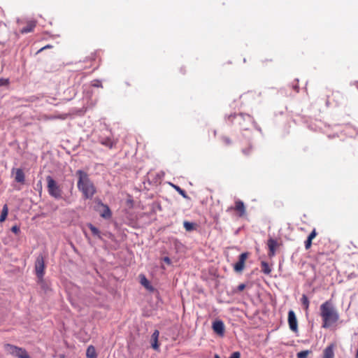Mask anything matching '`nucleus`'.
I'll return each mask as SVG.
<instances>
[{
  "label": "nucleus",
  "mask_w": 358,
  "mask_h": 358,
  "mask_svg": "<svg viewBox=\"0 0 358 358\" xmlns=\"http://www.w3.org/2000/svg\"><path fill=\"white\" fill-rule=\"evenodd\" d=\"M213 330L215 333L220 336H223L224 334L225 327L224 322L222 320H216L213 323Z\"/></svg>",
  "instance_id": "obj_12"
},
{
  "label": "nucleus",
  "mask_w": 358,
  "mask_h": 358,
  "mask_svg": "<svg viewBox=\"0 0 358 358\" xmlns=\"http://www.w3.org/2000/svg\"><path fill=\"white\" fill-rule=\"evenodd\" d=\"M311 353L310 350H303L297 353V358H307L308 356Z\"/></svg>",
  "instance_id": "obj_25"
},
{
  "label": "nucleus",
  "mask_w": 358,
  "mask_h": 358,
  "mask_svg": "<svg viewBox=\"0 0 358 358\" xmlns=\"http://www.w3.org/2000/svg\"><path fill=\"white\" fill-rule=\"evenodd\" d=\"M86 356L87 358H96L97 355L95 348L93 345L88 346L86 351Z\"/></svg>",
  "instance_id": "obj_18"
},
{
  "label": "nucleus",
  "mask_w": 358,
  "mask_h": 358,
  "mask_svg": "<svg viewBox=\"0 0 358 358\" xmlns=\"http://www.w3.org/2000/svg\"><path fill=\"white\" fill-rule=\"evenodd\" d=\"M222 140L224 144L226 145H230L232 143V141L227 136H223Z\"/></svg>",
  "instance_id": "obj_28"
},
{
  "label": "nucleus",
  "mask_w": 358,
  "mask_h": 358,
  "mask_svg": "<svg viewBox=\"0 0 358 358\" xmlns=\"http://www.w3.org/2000/svg\"><path fill=\"white\" fill-rule=\"evenodd\" d=\"M267 245L269 249L268 255L269 257H273L275 255V250L278 246V243L273 238H269L267 242Z\"/></svg>",
  "instance_id": "obj_15"
},
{
  "label": "nucleus",
  "mask_w": 358,
  "mask_h": 358,
  "mask_svg": "<svg viewBox=\"0 0 358 358\" xmlns=\"http://www.w3.org/2000/svg\"><path fill=\"white\" fill-rule=\"evenodd\" d=\"M261 267H262V271L266 274L269 275L271 272V269L268 265V264L266 262H261Z\"/></svg>",
  "instance_id": "obj_20"
},
{
  "label": "nucleus",
  "mask_w": 358,
  "mask_h": 358,
  "mask_svg": "<svg viewBox=\"0 0 358 358\" xmlns=\"http://www.w3.org/2000/svg\"><path fill=\"white\" fill-rule=\"evenodd\" d=\"M36 274L38 278H42L45 271V261L43 255L37 257L35 262Z\"/></svg>",
  "instance_id": "obj_8"
},
{
  "label": "nucleus",
  "mask_w": 358,
  "mask_h": 358,
  "mask_svg": "<svg viewBox=\"0 0 358 358\" xmlns=\"http://www.w3.org/2000/svg\"><path fill=\"white\" fill-rule=\"evenodd\" d=\"M215 358H220L217 355H215Z\"/></svg>",
  "instance_id": "obj_39"
},
{
  "label": "nucleus",
  "mask_w": 358,
  "mask_h": 358,
  "mask_svg": "<svg viewBox=\"0 0 358 358\" xmlns=\"http://www.w3.org/2000/svg\"><path fill=\"white\" fill-rule=\"evenodd\" d=\"M288 324L291 331L298 332V321L294 312L292 310L288 312Z\"/></svg>",
  "instance_id": "obj_11"
},
{
  "label": "nucleus",
  "mask_w": 358,
  "mask_h": 358,
  "mask_svg": "<svg viewBox=\"0 0 358 358\" xmlns=\"http://www.w3.org/2000/svg\"><path fill=\"white\" fill-rule=\"evenodd\" d=\"M8 213V208L7 204H5L3 206V209L1 210V213L0 215V222H3L6 220Z\"/></svg>",
  "instance_id": "obj_19"
},
{
  "label": "nucleus",
  "mask_w": 358,
  "mask_h": 358,
  "mask_svg": "<svg viewBox=\"0 0 358 358\" xmlns=\"http://www.w3.org/2000/svg\"><path fill=\"white\" fill-rule=\"evenodd\" d=\"M3 348L7 353L12 355L13 356L17 357L18 358H31L27 350L22 348H20L8 343L5 344Z\"/></svg>",
  "instance_id": "obj_3"
},
{
  "label": "nucleus",
  "mask_w": 358,
  "mask_h": 358,
  "mask_svg": "<svg viewBox=\"0 0 358 358\" xmlns=\"http://www.w3.org/2000/svg\"><path fill=\"white\" fill-rule=\"evenodd\" d=\"M76 176L78 177V189L82 192L83 198L85 199H92L96 194V189L88 174L82 170H78Z\"/></svg>",
  "instance_id": "obj_2"
},
{
  "label": "nucleus",
  "mask_w": 358,
  "mask_h": 358,
  "mask_svg": "<svg viewBox=\"0 0 358 358\" xmlns=\"http://www.w3.org/2000/svg\"><path fill=\"white\" fill-rule=\"evenodd\" d=\"M100 143L109 148H112L114 144L110 138H102L100 140Z\"/></svg>",
  "instance_id": "obj_21"
},
{
  "label": "nucleus",
  "mask_w": 358,
  "mask_h": 358,
  "mask_svg": "<svg viewBox=\"0 0 358 358\" xmlns=\"http://www.w3.org/2000/svg\"><path fill=\"white\" fill-rule=\"evenodd\" d=\"M96 210L99 213L100 216L104 219H110L112 216L109 207L101 201H99Z\"/></svg>",
  "instance_id": "obj_10"
},
{
  "label": "nucleus",
  "mask_w": 358,
  "mask_h": 358,
  "mask_svg": "<svg viewBox=\"0 0 358 358\" xmlns=\"http://www.w3.org/2000/svg\"><path fill=\"white\" fill-rule=\"evenodd\" d=\"M11 231L15 234H18L20 231V227L17 225H14L11 227Z\"/></svg>",
  "instance_id": "obj_30"
},
{
  "label": "nucleus",
  "mask_w": 358,
  "mask_h": 358,
  "mask_svg": "<svg viewBox=\"0 0 358 358\" xmlns=\"http://www.w3.org/2000/svg\"><path fill=\"white\" fill-rule=\"evenodd\" d=\"M95 57H96V54L94 53V54H92L91 56L90 57V60L92 61H94L95 60Z\"/></svg>",
  "instance_id": "obj_37"
},
{
  "label": "nucleus",
  "mask_w": 358,
  "mask_h": 358,
  "mask_svg": "<svg viewBox=\"0 0 358 358\" xmlns=\"http://www.w3.org/2000/svg\"><path fill=\"white\" fill-rule=\"evenodd\" d=\"M52 47V46L51 45H45V46H44V47H43V48H41L38 50V52H41V51H43V50L47 49V48H51Z\"/></svg>",
  "instance_id": "obj_35"
},
{
  "label": "nucleus",
  "mask_w": 358,
  "mask_h": 358,
  "mask_svg": "<svg viewBox=\"0 0 358 358\" xmlns=\"http://www.w3.org/2000/svg\"><path fill=\"white\" fill-rule=\"evenodd\" d=\"M234 117L238 120L241 127L245 130L248 129L249 124L253 122V118L250 115H236Z\"/></svg>",
  "instance_id": "obj_7"
},
{
  "label": "nucleus",
  "mask_w": 358,
  "mask_h": 358,
  "mask_svg": "<svg viewBox=\"0 0 358 358\" xmlns=\"http://www.w3.org/2000/svg\"><path fill=\"white\" fill-rule=\"evenodd\" d=\"M159 332L158 330H155L152 335V347L155 350H158L159 344H158V338H159Z\"/></svg>",
  "instance_id": "obj_16"
},
{
  "label": "nucleus",
  "mask_w": 358,
  "mask_h": 358,
  "mask_svg": "<svg viewBox=\"0 0 358 358\" xmlns=\"http://www.w3.org/2000/svg\"><path fill=\"white\" fill-rule=\"evenodd\" d=\"M250 148H248V150H243V152L245 155H248L250 152Z\"/></svg>",
  "instance_id": "obj_38"
},
{
  "label": "nucleus",
  "mask_w": 358,
  "mask_h": 358,
  "mask_svg": "<svg viewBox=\"0 0 358 358\" xmlns=\"http://www.w3.org/2000/svg\"><path fill=\"white\" fill-rule=\"evenodd\" d=\"M173 187L175 188V189L183 197V198H188L185 191L182 189H181L180 187L177 186V185H173Z\"/></svg>",
  "instance_id": "obj_27"
},
{
  "label": "nucleus",
  "mask_w": 358,
  "mask_h": 358,
  "mask_svg": "<svg viewBox=\"0 0 358 358\" xmlns=\"http://www.w3.org/2000/svg\"><path fill=\"white\" fill-rule=\"evenodd\" d=\"M183 225H184V227H185L186 231H192V230H194L195 229V225L196 224L194 223H192V222L185 221L184 223H183Z\"/></svg>",
  "instance_id": "obj_24"
},
{
  "label": "nucleus",
  "mask_w": 358,
  "mask_h": 358,
  "mask_svg": "<svg viewBox=\"0 0 358 358\" xmlns=\"http://www.w3.org/2000/svg\"><path fill=\"white\" fill-rule=\"evenodd\" d=\"M249 256L248 252H243L238 257V261L234 264V270L236 273H242L245 268V261Z\"/></svg>",
  "instance_id": "obj_9"
},
{
  "label": "nucleus",
  "mask_w": 358,
  "mask_h": 358,
  "mask_svg": "<svg viewBox=\"0 0 358 358\" xmlns=\"http://www.w3.org/2000/svg\"><path fill=\"white\" fill-rule=\"evenodd\" d=\"M343 99V94L339 92H332L331 95L327 96V106L334 104L336 106H338L342 103Z\"/></svg>",
  "instance_id": "obj_5"
},
{
  "label": "nucleus",
  "mask_w": 358,
  "mask_h": 358,
  "mask_svg": "<svg viewBox=\"0 0 358 358\" xmlns=\"http://www.w3.org/2000/svg\"><path fill=\"white\" fill-rule=\"evenodd\" d=\"M141 283L142 285H143L145 288L150 290H152L153 288L152 286H150L149 281L147 280V278L143 275L141 279Z\"/></svg>",
  "instance_id": "obj_23"
},
{
  "label": "nucleus",
  "mask_w": 358,
  "mask_h": 358,
  "mask_svg": "<svg viewBox=\"0 0 358 358\" xmlns=\"http://www.w3.org/2000/svg\"><path fill=\"white\" fill-rule=\"evenodd\" d=\"M231 210L236 211L239 217H243L246 213L245 204L239 199L236 200L234 202V206L229 207L227 212H230Z\"/></svg>",
  "instance_id": "obj_6"
},
{
  "label": "nucleus",
  "mask_w": 358,
  "mask_h": 358,
  "mask_svg": "<svg viewBox=\"0 0 358 358\" xmlns=\"http://www.w3.org/2000/svg\"><path fill=\"white\" fill-rule=\"evenodd\" d=\"M9 80L8 79H4L0 78V86H5L8 85Z\"/></svg>",
  "instance_id": "obj_31"
},
{
  "label": "nucleus",
  "mask_w": 358,
  "mask_h": 358,
  "mask_svg": "<svg viewBox=\"0 0 358 358\" xmlns=\"http://www.w3.org/2000/svg\"><path fill=\"white\" fill-rule=\"evenodd\" d=\"M12 173H15V181L21 184L25 182V175L21 169H13Z\"/></svg>",
  "instance_id": "obj_13"
},
{
  "label": "nucleus",
  "mask_w": 358,
  "mask_h": 358,
  "mask_svg": "<svg viewBox=\"0 0 358 358\" xmlns=\"http://www.w3.org/2000/svg\"><path fill=\"white\" fill-rule=\"evenodd\" d=\"M241 357V354L239 352H233L231 356L229 357V358H240Z\"/></svg>",
  "instance_id": "obj_33"
},
{
  "label": "nucleus",
  "mask_w": 358,
  "mask_h": 358,
  "mask_svg": "<svg viewBox=\"0 0 358 358\" xmlns=\"http://www.w3.org/2000/svg\"><path fill=\"white\" fill-rule=\"evenodd\" d=\"M322 358H334V353L332 345H329L324 349Z\"/></svg>",
  "instance_id": "obj_17"
},
{
  "label": "nucleus",
  "mask_w": 358,
  "mask_h": 358,
  "mask_svg": "<svg viewBox=\"0 0 358 358\" xmlns=\"http://www.w3.org/2000/svg\"><path fill=\"white\" fill-rule=\"evenodd\" d=\"M164 261L167 263L168 264H171V260L169 257H166L164 258Z\"/></svg>",
  "instance_id": "obj_36"
},
{
  "label": "nucleus",
  "mask_w": 358,
  "mask_h": 358,
  "mask_svg": "<svg viewBox=\"0 0 358 358\" xmlns=\"http://www.w3.org/2000/svg\"><path fill=\"white\" fill-rule=\"evenodd\" d=\"M357 87H358V86H357Z\"/></svg>",
  "instance_id": "obj_40"
},
{
  "label": "nucleus",
  "mask_w": 358,
  "mask_h": 358,
  "mask_svg": "<svg viewBox=\"0 0 358 358\" xmlns=\"http://www.w3.org/2000/svg\"><path fill=\"white\" fill-rule=\"evenodd\" d=\"M320 310L323 328H329L338 321L339 314L330 300L321 304Z\"/></svg>",
  "instance_id": "obj_1"
},
{
  "label": "nucleus",
  "mask_w": 358,
  "mask_h": 358,
  "mask_svg": "<svg viewBox=\"0 0 358 358\" xmlns=\"http://www.w3.org/2000/svg\"><path fill=\"white\" fill-rule=\"evenodd\" d=\"M88 227L90 229V231L93 235L97 236L99 237L100 236V234H99L100 233H99V229L96 227H95L93 224H89Z\"/></svg>",
  "instance_id": "obj_26"
},
{
  "label": "nucleus",
  "mask_w": 358,
  "mask_h": 358,
  "mask_svg": "<svg viewBox=\"0 0 358 358\" xmlns=\"http://www.w3.org/2000/svg\"><path fill=\"white\" fill-rule=\"evenodd\" d=\"M36 26V22L34 20H30L27 22V24L25 27L21 29L20 33L21 34H27L29 32H32L34 29V28Z\"/></svg>",
  "instance_id": "obj_14"
},
{
  "label": "nucleus",
  "mask_w": 358,
  "mask_h": 358,
  "mask_svg": "<svg viewBox=\"0 0 358 358\" xmlns=\"http://www.w3.org/2000/svg\"><path fill=\"white\" fill-rule=\"evenodd\" d=\"M312 245V240H310L307 238V240L305 241V248L306 250H308Z\"/></svg>",
  "instance_id": "obj_32"
},
{
  "label": "nucleus",
  "mask_w": 358,
  "mask_h": 358,
  "mask_svg": "<svg viewBox=\"0 0 358 358\" xmlns=\"http://www.w3.org/2000/svg\"><path fill=\"white\" fill-rule=\"evenodd\" d=\"M46 180L50 195L55 199L60 198L62 196V190L55 180L50 176H48L46 178Z\"/></svg>",
  "instance_id": "obj_4"
},
{
  "label": "nucleus",
  "mask_w": 358,
  "mask_h": 358,
  "mask_svg": "<svg viewBox=\"0 0 358 358\" xmlns=\"http://www.w3.org/2000/svg\"><path fill=\"white\" fill-rule=\"evenodd\" d=\"M245 288V284H240L238 287H237V291L238 292H242L244 290V289Z\"/></svg>",
  "instance_id": "obj_34"
},
{
  "label": "nucleus",
  "mask_w": 358,
  "mask_h": 358,
  "mask_svg": "<svg viewBox=\"0 0 358 358\" xmlns=\"http://www.w3.org/2000/svg\"><path fill=\"white\" fill-rule=\"evenodd\" d=\"M317 234L316 229H314L311 231V233L309 234V236H308V238L313 241V239H314L316 237Z\"/></svg>",
  "instance_id": "obj_29"
},
{
  "label": "nucleus",
  "mask_w": 358,
  "mask_h": 358,
  "mask_svg": "<svg viewBox=\"0 0 358 358\" xmlns=\"http://www.w3.org/2000/svg\"><path fill=\"white\" fill-rule=\"evenodd\" d=\"M301 303H302L304 309L306 310H308V308H309V303H310V302H309V300H308V297L306 296V295H305V294L302 295V297L301 299Z\"/></svg>",
  "instance_id": "obj_22"
}]
</instances>
